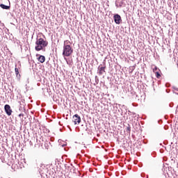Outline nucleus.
<instances>
[{
  "mask_svg": "<svg viewBox=\"0 0 178 178\" xmlns=\"http://www.w3.org/2000/svg\"><path fill=\"white\" fill-rule=\"evenodd\" d=\"M38 60L39 62H40V63H44V62H45V56L40 55L38 58Z\"/></svg>",
  "mask_w": 178,
  "mask_h": 178,
  "instance_id": "obj_9",
  "label": "nucleus"
},
{
  "mask_svg": "<svg viewBox=\"0 0 178 178\" xmlns=\"http://www.w3.org/2000/svg\"><path fill=\"white\" fill-rule=\"evenodd\" d=\"M165 86H166V87H169L170 84L169 83H166Z\"/></svg>",
  "mask_w": 178,
  "mask_h": 178,
  "instance_id": "obj_19",
  "label": "nucleus"
},
{
  "mask_svg": "<svg viewBox=\"0 0 178 178\" xmlns=\"http://www.w3.org/2000/svg\"><path fill=\"white\" fill-rule=\"evenodd\" d=\"M73 122L74 124H80V122H81V118L78 114H75L73 116Z\"/></svg>",
  "mask_w": 178,
  "mask_h": 178,
  "instance_id": "obj_5",
  "label": "nucleus"
},
{
  "mask_svg": "<svg viewBox=\"0 0 178 178\" xmlns=\"http://www.w3.org/2000/svg\"><path fill=\"white\" fill-rule=\"evenodd\" d=\"M170 108H172V106H173V104H170Z\"/></svg>",
  "mask_w": 178,
  "mask_h": 178,
  "instance_id": "obj_20",
  "label": "nucleus"
},
{
  "mask_svg": "<svg viewBox=\"0 0 178 178\" xmlns=\"http://www.w3.org/2000/svg\"><path fill=\"white\" fill-rule=\"evenodd\" d=\"M173 92H174L175 94L178 95V93H177L176 92H175V90H173Z\"/></svg>",
  "mask_w": 178,
  "mask_h": 178,
  "instance_id": "obj_21",
  "label": "nucleus"
},
{
  "mask_svg": "<svg viewBox=\"0 0 178 178\" xmlns=\"http://www.w3.org/2000/svg\"><path fill=\"white\" fill-rule=\"evenodd\" d=\"M172 88L175 91H178V88L176 86H172Z\"/></svg>",
  "mask_w": 178,
  "mask_h": 178,
  "instance_id": "obj_16",
  "label": "nucleus"
},
{
  "mask_svg": "<svg viewBox=\"0 0 178 178\" xmlns=\"http://www.w3.org/2000/svg\"><path fill=\"white\" fill-rule=\"evenodd\" d=\"M15 71L16 77H17V79H20V74H19V69H17V67H15Z\"/></svg>",
  "mask_w": 178,
  "mask_h": 178,
  "instance_id": "obj_11",
  "label": "nucleus"
},
{
  "mask_svg": "<svg viewBox=\"0 0 178 178\" xmlns=\"http://www.w3.org/2000/svg\"><path fill=\"white\" fill-rule=\"evenodd\" d=\"M126 131H127L128 133H130V131H131V127L128 125V127L126 129Z\"/></svg>",
  "mask_w": 178,
  "mask_h": 178,
  "instance_id": "obj_13",
  "label": "nucleus"
},
{
  "mask_svg": "<svg viewBox=\"0 0 178 178\" xmlns=\"http://www.w3.org/2000/svg\"><path fill=\"white\" fill-rule=\"evenodd\" d=\"M173 171H174V174L175 175V176L174 177L177 178V176H178V163H177V166H175L173 168Z\"/></svg>",
  "mask_w": 178,
  "mask_h": 178,
  "instance_id": "obj_10",
  "label": "nucleus"
},
{
  "mask_svg": "<svg viewBox=\"0 0 178 178\" xmlns=\"http://www.w3.org/2000/svg\"><path fill=\"white\" fill-rule=\"evenodd\" d=\"M156 70H158V67H155L153 69L154 73H155L156 72H158V71H156Z\"/></svg>",
  "mask_w": 178,
  "mask_h": 178,
  "instance_id": "obj_15",
  "label": "nucleus"
},
{
  "mask_svg": "<svg viewBox=\"0 0 178 178\" xmlns=\"http://www.w3.org/2000/svg\"><path fill=\"white\" fill-rule=\"evenodd\" d=\"M70 43V41L69 40H65L64 41V45H67V44Z\"/></svg>",
  "mask_w": 178,
  "mask_h": 178,
  "instance_id": "obj_14",
  "label": "nucleus"
},
{
  "mask_svg": "<svg viewBox=\"0 0 178 178\" xmlns=\"http://www.w3.org/2000/svg\"><path fill=\"white\" fill-rule=\"evenodd\" d=\"M73 54V49L70 44H64L63 50V56L69 57Z\"/></svg>",
  "mask_w": 178,
  "mask_h": 178,
  "instance_id": "obj_2",
  "label": "nucleus"
},
{
  "mask_svg": "<svg viewBox=\"0 0 178 178\" xmlns=\"http://www.w3.org/2000/svg\"><path fill=\"white\" fill-rule=\"evenodd\" d=\"M18 116H19V118H22V116H24V114L20 113Z\"/></svg>",
  "mask_w": 178,
  "mask_h": 178,
  "instance_id": "obj_17",
  "label": "nucleus"
},
{
  "mask_svg": "<svg viewBox=\"0 0 178 178\" xmlns=\"http://www.w3.org/2000/svg\"><path fill=\"white\" fill-rule=\"evenodd\" d=\"M113 17L115 24H120L122 23V17L120 15L115 14Z\"/></svg>",
  "mask_w": 178,
  "mask_h": 178,
  "instance_id": "obj_3",
  "label": "nucleus"
},
{
  "mask_svg": "<svg viewBox=\"0 0 178 178\" xmlns=\"http://www.w3.org/2000/svg\"><path fill=\"white\" fill-rule=\"evenodd\" d=\"M177 52H178V49L177 48L175 49H174V59H175V61H176V58H177V66H178V55H177Z\"/></svg>",
  "mask_w": 178,
  "mask_h": 178,
  "instance_id": "obj_8",
  "label": "nucleus"
},
{
  "mask_svg": "<svg viewBox=\"0 0 178 178\" xmlns=\"http://www.w3.org/2000/svg\"><path fill=\"white\" fill-rule=\"evenodd\" d=\"M86 131H87V128L86 129Z\"/></svg>",
  "mask_w": 178,
  "mask_h": 178,
  "instance_id": "obj_22",
  "label": "nucleus"
},
{
  "mask_svg": "<svg viewBox=\"0 0 178 178\" xmlns=\"http://www.w3.org/2000/svg\"><path fill=\"white\" fill-rule=\"evenodd\" d=\"M35 51H42L45 47H48V42L42 38H37L35 42Z\"/></svg>",
  "mask_w": 178,
  "mask_h": 178,
  "instance_id": "obj_1",
  "label": "nucleus"
},
{
  "mask_svg": "<svg viewBox=\"0 0 178 178\" xmlns=\"http://www.w3.org/2000/svg\"><path fill=\"white\" fill-rule=\"evenodd\" d=\"M105 67H98L99 69V76H102V74H104V72H105Z\"/></svg>",
  "mask_w": 178,
  "mask_h": 178,
  "instance_id": "obj_7",
  "label": "nucleus"
},
{
  "mask_svg": "<svg viewBox=\"0 0 178 178\" xmlns=\"http://www.w3.org/2000/svg\"><path fill=\"white\" fill-rule=\"evenodd\" d=\"M0 8H1V9H4L6 10H9L10 9V3H9V6H6L3 3H1Z\"/></svg>",
  "mask_w": 178,
  "mask_h": 178,
  "instance_id": "obj_6",
  "label": "nucleus"
},
{
  "mask_svg": "<svg viewBox=\"0 0 178 178\" xmlns=\"http://www.w3.org/2000/svg\"><path fill=\"white\" fill-rule=\"evenodd\" d=\"M141 177H145V173H142L141 174Z\"/></svg>",
  "mask_w": 178,
  "mask_h": 178,
  "instance_id": "obj_18",
  "label": "nucleus"
},
{
  "mask_svg": "<svg viewBox=\"0 0 178 178\" xmlns=\"http://www.w3.org/2000/svg\"><path fill=\"white\" fill-rule=\"evenodd\" d=\"M4 111L8 116H10L12 115V112H13L9 104H6L4 106Z\"/></svg>",
  "mask_w": 178,
  "mask_h": 178,
  "instance_id": "obj_4",
  "label": "nucleus"
},
{
  "mask_svg": "<svg viewBox=\"0 0 178 178\" xmlns=\"http://www.w3.org/2000/svg\"><path fill=\"white\" fill-rule=\"evenodd\" d=\"M154 73H155L156 76L157 77V79H161V74L159 73V72H156Z\"/></svg>",
  "mask_w": 178,
  "mask_h": 178,
  "instance_id": "obj_12",
  "label": "nucleus"
}]
</instances>
